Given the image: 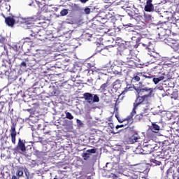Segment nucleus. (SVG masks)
<instances>
[{"instance_id":"f257e3e1","label":"nucleus","mask_w":179,"mask_h":179,"mask_svg":"<svg viewBox=\"0 0 179 179\" xmlns=\"http://www.w3.org/2000/svg\"><path fill=\"white\" fill-rule=\"evenodd\" d=\"M137 45H141L146 48L148 51V54L153 58L154 61H160L162 56L156 52L153 48V44L150 42V40L148 38H138L136 41Z\"/></svg>"},{"instance_id":"f03ea898","label":"nucleus","mask_w":179,"mask_h":179,"mask_svg":"<svg viewBox=\"0 0 179 179\" xmlns=\"http://www.w3.org/2000/svg\"><path fill=\"white\" fill-rule=\"evenodd\" d=\"M149 97H152V94H145L144 96H137L136 100L135 101V103H134V108L133 110L131 113V114L127 116V121H128L129 122H131V124H132V118L134 117V115H136V108H138V107L139 106H141V104H148V100L149 99Z\"/></svg>"},{"instance_id":"7ed1b4c3","label":"nucleus","mask_w":179,"mask_h":179,"mask_svg":"<svg viewBox=\"0 0 179 179\" xmlns=\"http://www.w3.org/2000/svg\"><path fill=\"white\" fill-rule=\"evenodd\" d=\"M157 149H159V146L153 139L144 140V143L143 144V151L144 152L143 155H149L152 153V152L157 150Z\"/></svg>"},{"instance_id":"20e7f679","label":"nucleus","mask_w":179,"mask_h":179,"mask_svg":"<svg viewBox=\"0 0 179 179\" xmlns=\"http://www.w3.org/2000/svg\"><path fill=\"white\" fill-rule=\"evenodd\" d=\"M134 90L138 95L142 96L145 92H148V94L153 93V88H149L143 85L142 83H138L134 87Z\"/></svg>"},{"instance_id":"39448f33","label":"nucleus","mask_w":179,"mask_h":179,"mask_svg":"<svg viewBox=\"0 0 179 179\" xmlns=\"http://www.w3.org/2000/svg\"><path fill=\"white\" fill-rule=\"evenodd\" d=\"M83 99L88 102L89 104H93V103H99L100 101L99 95L89 92L84 93Z\"/></svg>"},{"instance_id":"423d86ee","label":"nucleus","mask_w":179,"mask_h":179,"mask_svg":"<svg viewBox=\"0 0 179 179\" xmlns=\"http://www.w3.org/2000/svg\"><path fill=\"white\" fill-rule=\"evenodd\" d=\"M34 22H36V19L34 17H28L27 18L22 19V23L27 26V29L33 26Z\"/></svg>"},{"instance_id":"0eeeda50","label":"nucleus","mask_w":179,"mask_h":179,"mask_svg":"<svg viewBox=\"0 0 179 179\" xmlns=\"http://www.w3.org/2000/svg\"><path fill=\"white\" fill-rule=\"evenodd\" d=\"M153 0H147L146 4L144 7V10L145 12H155V6H153Z\"/></svg>"},{"instance_id":"6e6552de","label":"nucleus","mask_w":179,"mask_h":179,"mask_svg":"<svg viewBox=\"0 0 179 179\" xmlns=\"http://www.w3.org/2000/svg\"><path fill=\"white\" fill-rule=\"evenodd\" d=\"M10 132L12 143H13V145H16V126L15 124L11 126Z\"/></svg>"},{"instance_id":"1a4fd4ad","label":"nucleus","mask_w":179,"mask_h":179,"mask_svg":"<svg viewBox=\"0 0 179 179\" xmlns=\"http://www.w3.org/2000/svg\"><path fill=\"white\" fill-rule=\"evenodd\" d=\"M10 66H12L10 59H3L2 62H0V70L3 69V68H10Z\"/></svg>"},{"instance_id":"9d476101","label":"nucleus","mask_w":179,"mask_h":179,"mask_svg":"<svg viewBox=\"0 0 179 179\" xmlns=\"http://www.w3.org/2000/svg\"><path fill=\"white\" fill-rule=\"evenodd\" d=\"M120 55L126 57L127 59H131L132 58V50L129 48H125L120 52Z\"/></svg>"},{"instance_id":"9b49d317","label":"nucleus","mask_w":179,"mask_h":179,"mask_svg":"<svg viewBox=\"0 0 179 179\" xmlns=\"http://www.w3.org/2000/svg\"><path fill=\"white\" fill-rule=\"evenodd\" d=\"M15 150H21V152L26 151V145H24V142L21 138H19L18 143L15 148Z\"/></svg>"},{"instance_id":"f8f14e48","label":"nucleus","mask_w":179,"mask_h":179,"mask_svg":"<svg viewBox=\"0 0 179 179\" xmlns=\"http://www.w3.org/2000/svg\"><path fill=\"white\" fill-rule=\"evenodd\" d=\"M8 68L10 67H3V69H0V75H5L8 77V79H12V75H13V72H9L8 71Z\"/></svg>"},{"instance_id":"ddd939ff","label":"nucleus","mask_w":179,"mask_h":179,"mask_svg":"<svg viewBox=\"0 0 179 179\" xmlns=\"http://www.w3.org/2000/svg\"><path fill=\"white\" fill-rule=\"evenodd\" d=\"M15 22V17H7L5 18L6 24H7V26H9V27H13Z\"/></svg>"},{"instance_id":"4468645a","label":"nucleus","mask_w":179,"mask_h":179,"mask_svg":"<svg viewBox=\"0 0 179 179\" xmlns=\"http://www.w3.org/2000/svg\"><path fill=\"white\" fill-rule=\"evenodd\" d=\"M139 139H141V136H139V135H138V134H136L133 136H131L130 138H129V143L130 144H133L136 143L138 141H139Z\"/></svg>"},{"instance_id":"2eb2a0df","label":"nucleus","mask_w":179,"mask_h":179,"mask_svg":"<svg viewBox=\"0 0 179 179\" xmlns=\"http://www.w3.org/2000/svg\"><path fill=\"white\" fill-rule=\"evenodd\" d=\"M150 129L152 131V132H155V134H157V132L160 131V126L156 124V122H152V126L150 127Z\"/></svg>"},{"instance_id":"dca6fc26","label":"nucleus","mask_w":179,"mask_h":179,"mask_svg":"<svg viewBox=\"0 0 179 179\" xmlns=\"http://www.w3.org/2000/svg\"><path fill=\"white\" fill-rule=\"evenodd\" d=\"M113 72L114 75H122V69L121 68V66H115L113 69Z\"/></svg>"},{"instance_id":"f3484780","label":"nucleus","mask_w":179,"mask_h":179,"mask_svg":"<svg viewBox=\"0 0 179 179\" xmlns=\"http://www.w3.org/2000/svg\"><path fill=\"white\" fill-rule=\"evenodd\" d=\"M24 171V168L23 167H17L16 171V176L17 177H22L23 176V172Z\"/></svg>"},{"instance_id":"a211bd4d","label":"nucleus","mask_w":179,"mask_h":179,"mask_svg":"<svg viewBox=\"0 0 179 179\" xmlns=\"http://www.w3.org/2000/svg\"><path fill=\"white\" fill-rule=\"evenodd\" d=\"M163 71V66L157 65V66L154 67L153 72H156V73H162Z\"/></svg>"},{"instance_id":"6ab92c4d","label":"nucleus","mask_w":179,"mask_h":179,"mask_svg":"<svg viewBox=\"0 0 179 179\" xmlns=\"http://www.w3.org/2000/svg\"><path fill=\"white\" fill-rule=\"evenodd\" d=\"M161 80H164V76H159L158 78H153L152 81L154 82L155 85H157L159 82H161Z\"/></svg>"},{"instance_id":"aec40b11","label":"nucleus","mask_w":179,"mask_h":179,"mask_svg":"<svg viewBox=\"0 0 179 179\" xmlns=\"http://www.w3.org/2000/svg\"><path fill=\"white\" fill-rule=\"evenodd\" d=\"M108 87V80L106 81V83L102 84L100 87V90L101 92H106L107 90V87Z\"/></svg>"},{"instance_id":"412c9836","label":"nucleus","mask_w":179,"mask_h":179,"mask_svg":"<svg viewBox=\"0 0 179 179\" xmlns=\"http://www.w3.org/2000/svg\"><path fill=\"white\" fill-rule=\"evenodd\" d=\"M150 162L152 166H160V164H162L161 162H159L155 159H151Z\"/></svg>"},{"instance_id":"4be33fe9","label":"nucleus","mask_w":179,"mask_h":179,"mask_svg":"<svg viewBox=\"0 0 179 179\" xmlns=\"http://www.w3.org/2000/svg\"><path fill=\"white\" fill-rule=\"evenodd\" d=\"M50 96H57V90H55V87H50Z\"/></svg>"},{"instance_id":"5701e85b","label":"nucleus","mask_w":179,"mask_h":179,"mask_svg":"<svg viewBox=\"0 0 179 179\" xmlns=\"http://www.w3.org/2000/svg\"><path fill=\"white\" fill-rule=\"evenodd\" d=\"M82 157L85 159V160H87V159H89L90 157V154H89V152H84L82 154Z\"/></svg>"},{"instance_id":"b1692460","label":"nucleus","mask_w":179,"mask_h":179,"mask_svg":"<svg viewBox=\"0 0 179 179\" xmlns=\"http://www.w3.org/2000/svg\"><path fill=\"white\" fill-rule=\"evenodd\" d=\"M65 114H66V118H67L68 120H73V115H72V113L66 111Z\"/></svg>"},{"instance_id":"393cba45","label":"nucleus","mask_w":179,"mask_h":179,"mask_svg":"<svg viewBox=\"0 0 179 179\" xmlns=\"http://www.w3.org/2000/svg\"><path fill=\"white\" fill-rule=\"evenodd\" d=\"M135 120L136 121H142V120H143V114H138V115H136V117H135Z\"/></svg>"},{"instance_id":"a878e982","label":"nucleus","mask_w":179,"mask_h":179,"mask_svg":"<svg viewBox=\"0 0 179 179\" xmlns=\"http://www.w3.org/2000/svg\"><path fill=\"white\" fill-rule=\"evenodd\" d=\"M6 41V38L2 35H0V44H5Z\"/></svg>"},{"instance_id":"bb28decb","label":"nucleus","mask_w":179,"mask_h":179,"mask_svg":"<svg viewBox=\"0 0 179 179\" xmlns=\"http://www.w3.org/2000/svg\"><path fill=\"white\" fill-rule=\"evenodd\" d=\"M68 13H69L68 9H63L60 12L61 16H66V15H68Z\"/></svg>"},{"instance_id":"cd10ccee","label":"nucleus","mask_w":179,"mask_h":179,"mask_svg":"<svg viewBox=\"0 0 179 179\" xmlns=\"http://www.w3.org/2000/svg\"><path fill=\"white\" fill-rule=\"evenodd\" d=\"M144 17L146 19V20H152V15L144 13Z\"/></svg>"},{"instance_id":"c85d7f7f","label":"nucleus","mask_w":179,"mask_h":179,"mask_svg":"<svg viewBox=\"0 0 179 179\" xmlns=\"http://www.w3.org/2000/svg\"><path fill=\"white\" fill-rule=\"evenodd\" d=\"M100 51H101V54H102V55H106V54H108V49H107V48L101 49Z\"/></svg>"},{"instance_id":"c756f323","label":"nucleus","mask_w":179,"mask_h":179,"mask_svg":"<svg viewBox=\"0 0 179 179\" xmlns=\"http://www.w3.org/2000/svg\"><path fill=\"white\" fill-rule=\"evenodd\" d=\"M117 62H118V65L120 66H127V62H123L122 60H119V61H117Z\"/></svg>"},{"instance_id":"7c9ffc66","label":"nucleus","mask_w":179,"mask_h":179,"mask_svg":"<svg viewBox=\"0 0 179 179\" xmlns=\"http://www.w3.org/2000/svg\"><path fill=\"white\" fill-rule=\"evenodd\" d=\"M13 50H14V51H15V52H18L19 50H20V46H19L17 45H15L13 47Z\"/></svg>"},{"instance_id":"2f4dec72","label":"nucleus","mask_w":179,"mask_h":179,"mask_svg":"<svg viewBox=\"0 0 179 179\" xmlns=\"http://www.w3.org/2000/svg\"><path fill=\"white\" fill-rule=\"evenodd\" d=\"M76 122H77L78 127H83V122H82V120L77 119Z\"/></svg>"},{"instance_id":"473e14b6","label":"nucleus","mask_w":179,"mask_h":179,"mask_svg":"<svg viewBox=\"0 0 179 179\" xmlns=\"http://www.w3.org/2000/svg\"><path fill=\"white\" fill-rule=\"evenodd\" d=\"M109 178L116 179L118 176L114 173H110L108 175Z\"/></svg>"},{"instance_id":"72a5a7b5","label":"nucleus","mask_w":179,"mask_h":179,"mask_svg":"<svg viewBox=\"0 0 179 179\" xmlns=\"http://www.w3.org/2000/svg\"><path fill=\"white\" fill-rule=\"evenodd\" d=\"M84 11L86 15H90V8L89 7L85 8Z\"/></svg>"},{"instance_id":"f704fd0d","label":"nucleus","mask_w":179,"mask_h":179,"mask_svg":"<svg viewBox=\"0 0 179 179\" xmlns=\"http://www.w3.org/2000/svg\"><path fill=\"white\" fill-rule=\"evenodd\" d=\"M129 16H130V17H132L133 19H135V17H138V14H135V13H131L130 14L129 13H128Z\"/></svg>"},{"instance_id":"c9c22d12","label":"nucleus","mask_w":179,"mask_h":179,"mask_svg":"<svg viewBox=\"0 0 179 179\" xmlns=\"http://www.w3.org/2000/svg\"><path fill=\"white\" fill-rule=\"evenodd\" d=\"M87 152L89 153V155H90V153H96V150L95 149L87 150Z\"/></svg>"},{"instance_id":"e433bc0d","label":"nucleus","mask_w":179,"mask_h":179,"mask_svg":"<svg viewBox=\"0 0 179 179\" xmlns=\"http://www.w3.org/2000/svg\"><path fill=\"white\" fill-rule=\"evenodd\" d=\"M65 122L66 123V125H73V122L72 121L65 120Z\"/></svg>"},{"instance_id":"4c0bfd02","label":"nucleus","mask_w":179,"mask_h":179,"mask_svg":"<svg viewBox=\"0 0 179 179\" xmlns=\"http://www.w3.org/2000/svg\"><path fill=\"white\" fill-rule=\"evenodd\" d=\"M134 80H136V82H139V80H141V77H139V76H136L134 78Z\"/></svg>"},{"instance_id":"58836bf2","label":"nucleus","mask_w":179,"mask_h":179,"mask_svg":"<svg viewBox=\"0 0 179 179\" xmlns=\"http://www.w3.org/2000/svg\"><path fill=\"white\" fill-rule=\"evenodd\" d=\"M47 6H43V4H40L39 5V8H41V10H44L45 8H46Z\"/></svg>"},{"instance_id":"ea45409f","label":"nucleus","mask_w":179,"mask_h":179,"mask_svg":"<svg viewBox=\"0 0 179 179\" xmlns=\"http://www.w3.org/2000/svg\"><path fill=\"white\" fill-rule=\"evenodd\" d=\"M173 50H175V51H178V52H179V45H178V46H174Z\"/></svg>"},{"instance_id":"a19ab883","label":"nucleus","mask_w":179,"mask_h":179,"mask_svg":"<svg viewBox=\"0 0 179 179\" xmlns=\"http://www.w3.org/2000/svg\"><path fill=\"white\" fill-rule=\"evenodd\" d=\"M129 90V88H125V90L121 93V94H125Z\"/></svg>"},{"instance_id":"79ce46f5","label":"nucleus","mask_w":179,"mask_h":179,"mask_svg":"<svg viewBox=\"0 0 179 179\" xmlns=\"http://www.w3.org/2000/svg\"><path fill=\"white\" fill-rule=\"evenodd\" d=\"M20 66L22 68V66H24V68H26V63L24 62H22L21 64H20Z\"/></svg>"},{"instance_id":"37998d69","label":"nucleus","mask_w":179,"mask_h":179,"mask_svg":"<svg viewBox=\"0 0 179 179\" xmlns=\"http://www.w3.org/2000/svg\"><path fill=\"white\" fill-rule=\"evenodd\" d=\"M140 114H143V118H145V117H146V116H148V113H147V112L141 113H140Z\"/></svg>"},{"instance_id":"c03bdc74","label":"nucleus","mask_w":179,"mask_h":179,"mask_svg":"<svg viewBox=\"0 0 179 179\" xmlns=\"http://www.w3.org/2000/svg\"><path fill=\"white\" fill-rule=\"evenodd\" d=\"M123 127H125V125L124 124L117 125L116 126V129H118V128H123Z\"/></svg>"},{"instance_id":"a18cd8bd","label":"nucleus","mask_w":179,"mask_h":179,"mask_svg":"<svg viewBox=\"0 0 179 179\" xmlns=\"http://www.w3.org/2000/svg\"><path fill=\"white\" fill-rule=\"evenodd\" d=\"M144 78H146L147 79H152L153 77L152 76H143Z\"/></svg>"},{"instance_id":"49530a36","label":"nucleus","mask_w":179,"mask_h":179,"mask_svg":"<svg viewBox=\"0 0 179 179\" xmlns=\"http://www.w3.org/2000/svg\"><path fill=\"white\" fill-rule=\"evenodd\" d=\"M81 3H86L89 0H78Z\"/></svg>"},{"instance_id":"de8ad7c7","label":"nucleus","mask_w":179,"mask_h":179,"mask_svg":"<svg viewBox=\"0 0 179 179\" xmlns=\"http://www.w3.org/2000/svg\"><path fill=\"white\" fill-rule=\"evenodd\" d=\"M51 132V131L48 130L47 131H44L43 134L44 135H47L48 134H50Z\"/></svg>"},{"instance_id":"09e8293b","label":"nucleus","mask_w":179,"mask_h":179,"mask_svg":"<svg viewBox=\"0 0 179 179\" xmlns=\"http://www.w3.org/2000/svg\"><path fill=\"white\" fill-rule=\"evenodd\" d=\"M11 179H19V178H17V176L13 175V176H12V178H11Z\"/></svg>"},{"instance_id":"8fccbe9b","label":"nucleus","mask_w":179,"mask_h":179,"mask_svg":"<svg viewBox=\"0 0 179 179\" xmlns=\"http://www.w3.org/2000/svg\"><path fill=\"white\" fill-rule=\"evenodd\" d=\"M179 58V56L178 57H176V56H173V57H171V59L173 60V59H177Z\"/></svg>"},{"instance_id":"3c124183","label":"nucleus","mask_w":179,"mask_h":179,"mask_svg":"<svg viewBox=\"0 0 179 179\" xmlns=\"http://www.w3.org/2000/svg\"><path fill=\"white\" fill-rule=\"evenodd\" d=\"M127 26H128L129 27H134V25H133L132 24H127Z\"/></svg>"},{"instance_id":"603ef678","label":"nucleus","mask_w":179,"mask_h":179,"mask_svg":"<svg viewBox=\"0 0 179 179\" xmlns=\"http://www.w3.org/2000/svg\"><path fill=\"white\" fill-rule=\"evenodd\" d=\"M25 175H26L27 179H29V176H27V173H25Z\"/></svg>"},{"instance_id":"864d4df0","label":"nucleus","mask_w":179,"mask_h":179,"mask_svg":"<svg viewBox=\"0 0 179 179\" xmlns=\"http://www.w3.org/2000/svg\"><path fill=\"white\" fill-rule=\"evenodd\" d=\"M110 24H113V27H115V23L110 22Z\"/></svg>"},{"instance_id":"5fc2aeb1","label":"nucleus","mask_w":179,"mask_h":179,"mask_svg":"<svg viewBox=\"0 0 179 179\" xmlns=\"http://www.w3.org/2000/svg\"><path fill=\"white\" fill-rule=\"evenodd\" d=\"M27 111H29V113H30V111H31V109H27Z\"/></svg>"},{"instance_id":"6e6d98bb","label":"nucleus","mask_w":179,"mask_h":179,"mask_svg":"<svg viewBox=\"0 0 179 179\" xmlns=\"http://www.w3.org/2000/svg\"><path fill=\"white\" fill-rule=\"evenodd\" d=\"M87 66H90V63L87 64Z\"/></svg>"},{"instance_id":"4d7b16f0","label":"nucleus","mask_w":179,"mask_h":179,"mask_svg":"<svg viewBox=\"0 0 179 179\" xmlns=\"http://www.w3.org/2000/svg\"><path fill=\"white\" fill-rule=\"evenodd\" d=\"M113 127H114V124H111L110 127L113 128Z\"/></svg>"},{"instance_id":"13d9d810","label":"nucleus","mask_w":179,"mask_h":179,"mask_svg":"<svg viewBox=\"0 0 179 179\" xmlns=\"http://www.w3.org/2000/svg\"><path fill=\"white\" fill-rule=\"evenodd\" d=\"M161 170L163 171V170H164V167H161Z\"/></svg>"},{"instance_id":"bf43d9fd","label":"nucleus","mask_w":179,"mask_h":179,"mask_svg":"<svg viewBox=\"0 0 179 179\" xmlns=\"http://www.w3.org/2000/svg\"><path fill=\"white\" fill-rule=\"evenodd\" d=\"M10 10V6H8V10Z\"/></svg>"},{"instance_id":"052dcab7","label":"nucleus","mask_w":179,"mask_h":179,"mask_svg":"<svg viewBox=\"0 0 179 179\" xmlns=\"http://www.w3.org/2000/svg\"><path fill=\"white\" fill-rule=\"evenodd\" d=\"M5 2H9V0H3Z\"/></svg>"},{"instance_id":"680f3d73","label":"nucleus","mask_w":179,"mask_h":179,"mask_svg":"<svg viewBox=\"0 0 179 179\" xmlns=\"http://www.w3.org/2000/svg\"><path fill=\"white\" fill-rule=\"evenodd\" d=\"M177 171H178V173H179V167L178 168Z\"/></svg>"},{"instance_id":"e2e57ef3","label":"nucleus","mask_w":179,"mask_h":179,"mask_svg":"<svg viewBox=\"0 0 179 179\" xmlns=\"http://www.w3.org/2000/svg\"><path fill=\"white\" fill-rule=\"evenodd\" d=\"M20 80H23V79H22V78H20Z\"/></svg>"},{"instance_id":"0e129e2a","label":"nucleus","mask_w":179,"mask_h":179,"mask_svg":"<svg viewBox=\"0 0 179 179\" xmlns=\"http://www.w3.org/2000/svg\"><path fill=\"white\" fill-rule=\"evenodd\" d=\"M159 90H162V87H159Z\"/></svg>"},{"instance_id":"69168bd1","label":"nucleus","mask_w":179,"mask_h":179,"mask_svg":"<svg viewBox=\"0 0 179 179\" xmlns=\"http://www.w3.org/2000/svg\"><path fill=\"white\" fill-rule=\"evenodd\" d=\"M32 136L34 137V133H32Z\"/></svg>"},{"instance_id":"338daca9","label":"nucleus","mask_w":179,"mask_h":179,"mask_svg":"<svg viewBox=\"0 0 179 179\" xmlns=\"http://www.w3.org/2000/svg\"><path fill=\"white\" fill-rule=\"evenodd\" d=\"M159 37H160V34H158Z\"/></svg>"},{"instance_id":"774afa93","label":"nucleus","mask_w":179,"mask_h":179,"mask_svg":"<svg viewBox=\"0 0 179 179\" xmlns=\"http://www.w3.org/2000/svg\"><path fill=\"white\" fill-rule=\"evenodd\" d=\"M171 19L173 20V19H174V17H171Z\"/></svg>"}]
</instances>
